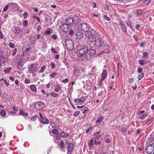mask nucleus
<instances>
[{"label":"nucleus","instance_id":"nucleus-21","mask_svg":"<svg viewBox=\"0 0 154 154\" xmlns=\"http://www.w3.org/2000/svg\"><path fill=\"white\" fill-rule=\"evenodd\" d=\"M82 98H84V97H82L80 99H75L74 100V101L76 103H82L84 101V100L82 99Z\"/></svg>","mask_w":154,"mask_h":154},{"label":"nucleus","instance_id":"nucleus-18","mask_svg":"<svg viewBox=\"0 0 154 154\" xmlns=\"http://www.w3.org/2000/svg\"><path fill=\"white\" fill-rule=\"evenodd\" d=\"M76 38L78 39H80L83 36V33L81 32H78L76 34Z\"/></svg>","mask_w":154,"mask_h":154},{"label":"nucleus","instance_id":"nucleus-4","mask_svg":"<svg viewBox=\"0 0 154 154\" xmlns=\"http://www.w3.org/2000/svg\"><path fill=\"white\" fill-rule=\"evenodd\" d=\"M94 42V45L96 47H100L103 45L104 42L101 38H96L93 40Z\"/></svg>","mask_w":154,"mask_h":154},{"label":"nucleus","instance_id":"nucleus-49","mask_svg":"<svg viewBox=\"0 0 154 154\" xmlns=\"http://www.w3.org/2000/svg\"><path fill=\"white\" fill-rule=\"evenodd\" d=\"M28 21L27 20H25L23 22V25L25 26H26L27 25Z\"/></svg>","mask_w":154,"mask_h":154},{"label":"nucleus","instance_id":"nucleus-11","mask_svg":"<svg viewBox=\"0 0 154 154\" xmlns=\"http://www.w3.org/2000/svg\"><path fill=\"white\" fill-rule=\"evenodd\" d=\"M74 20V18H67L66 20V24H68L70 26H71V25H72L73 23L75 24L76 23Z\"/></svg>","mask_w":154,"mask_h":154},{"label":"nucleus","instance_id":"nucleus-56","mask_svg":"<svg viewBox=\"0 0 154 154\" xmlns=\"http://www.w3.org/2000/svg\"><path fill=\"white\" fill-rule=\"evenodd\" d=\"M142 69L141 67H138L137 70V72L138 73H140L142 72Z\"/></svg>","mask_w":154,"mask_h":154},{"label":"nucleus","instance_id":"nucleus-1","mask_svg":"<svg viewBox=\"0 0 154 154\" xmlns=\"http://www.w3.org/2000/svg\"><path fill=\"white\" fill-rule=\"evenodd\" d=\"M65 43L66 47L69 51H72L73 49L74 44L72 40L67 38L65 40Z\"/></svg>","mask_w":154,"mask_h":154},{"label":"nucleus","instance_id":"nucleus-39","mask_svg":"<svg viewBox=\"0 0 154 154\" xmlns=\"http://www.w3.org/2000/svg\"><path fill=\"white\" fill-rule=\"evenodd\" d=\"M11 69V67H9L6 69L4 70V72L5 73H7L9 72Z\"/></svg>","mask_w":154,"mask_h":154},{"label":"nucleus","instance_id":"nucleus-5","mask_svg":"<svg viewBox=\"0 0 154 154\" xmlns=\"http://www.w3.org/2000/svg\"><path fill=\"white\" fill-rule=\"evenodd\" d=\"M60 28L64 32H66L70 30L71 29V26L68 24L64 23L60 26Z\"/></svg>","mask_w":154,"mask_h":154},{"label":"nucleus","instance_id":"nucleus-13","mask_svg":"<svg viewBox=\"0 0 154 154\" xmlns=\"http://www.w3.org/2000/svg\"><path fill=\"white\" fill-rule=\"evenodd\" d=\"M31 48V46L29 45H28L26 46L23 49V54H26L28 52L30 48Z\"/></svg>","mask_w":154,"mask_h":154},{"label":"nucleus","instance_id":"nucleus-43","mask_svg":"<svg viewBox=\"0 0 154 154\" xmlns=\"http://www.w3.org/2000/svg\"><path fill=\"white\" fill-rule=\"evenodd\" d=\"M9 6V5H8V4L7 5H6V6H5L4 8L3 9V11H7V10L8 9V7Z\"/></svg>","mask_w":154,"mask_h":154},{"label":"nucleus","instance_id":"nucleus-46","mask_svg":"<svg viewBox=\"0 0 154 154\" xmlns=\"http://www.w3.org/2000/svg\"><path fill=\"white\" fill-rule=\"evenodd\" d=\"M17 49L16 48L14 49L13 51V53L12 54V56H15L17 53Z\"/></svg>","mask_w":154,"mask_h":154},{"label":"nucleus","instance_id":"nucleus-48","mask_svg":"<svg viewBox=\"0 0 154 154\" xmlns=\"http://www.w3.org/2000/svg\"><path fill=\"white\" fill-rule=\"evenodd\" d=\"M9 45L10 47L11 48H14L15 47L14 44L12 42H10Z\"/></svg>","mask_w":154,"mask_h":154},{"label":"nucleus","instance_id":"nucleus-3","mask_svg":"<svg viewBox=\"0 0 154 154\" xmlns=\"http://www.w3.org/2000/svg\"><path fill=\"white\" fill-rule=\"evenodd\" d=\"M79 29H80L81 31H85L86 33L89 31L90 29L88 25L86 23L81 24L79 25Z\"/></svg>","mask_w":154,"mask_h":154},{"label":"nucleus","instance_id":"nucleus-28","mask_svg":"<svg viewBox=\"0 0 154 154\" xmlns=\"http://www.w3.org/2000/svg\"><path fill=\"white\" fill-rule=\"evenodd\" d=\"M61 90V88L59 85H57L55 88L54 91L56 92H57Z\"/></svg>","mask_w":154,"mask_h":154},{"label":"nucleus","instance_id":"nucleus-32","mask_svg":"<svg viewBox=\"0 0 154 154\" xmlns=\"http://www.w3.org/2000/svg\"><path fill=\"white\" fill-rule=\"evenodd\" d=\"M0 114L2 116L4 117L6 116V112L5 110H1Z\"/></svg>","mask_w":154,"mask_h":154},{"label":"nucleus","instance_id":"nucleus-14","mask_svg":"<svg viewBox=\"0 0 154 154\" xmlns=\"http://www.w3.org/2000/svg\"><path fill=\"white\" fill-rule=\"evenodd\" d=\"M87 54H88L90 56H93L96 53L95 50L93 49H89V50H88Z\"/></svg>","mask_w":154,"mask_h":154},{"label":"nucleus","instance_id":"nucleus-30","mask_svg":"<svg viewBox=\"0 0 154 154\" xmlns=\"http://www.w3.org/2000/svg\"><path fill=\"white\" fill-rule=\"evenodd\" d=\"M127 25L130 27V28L131 29H133V27L132 26V23L130 21L128 20L127 22L126 23Z\"/></svg>","mask_w":154,"mask_h":154},{"label":"nucleus","instance_id":"nucleus-59","mask_svg":"<svg viewBox=\"0 0 154 154\" xmlns=\"http://www.w3.org/2000/svg\"><path fill=\"white\" fill-rule=\"evenodd\" d=\"M137 14L138 15H140L142 14V11L141 10H138L137 11Z\"/></svg>","mask_w":154,"mask_h":154},{"label":"nucleus","instance_id":"nucleus-57","mask_svg":"<svg viewBox=\"0 0 154 154\" xmlns=\"http://www.w3.org/2000/svg\"><path fill=\"white\" fill-rule=\"evenodd\" d=\"M88 108L87 107H85V108L83 109L82 110V113L83 114H84L85 113L86 111L88 109Z\"/></svg>","mask_w":154,"mask_h":154},{"label":"nucleus","instance_id":"nucleus-64","mask_svg":"<svg viewBox=\"0 0 154 154\" xmlns=\"http://www.w3.org/2000/svg\"><path fill=\"white\" fill-rule=\"evenodd\" d=\"M74 33V31L73 30H71L69 32V35H72Z\"/></svg>","mask_w":154,"mask_h":154},{"label":"nucleus","instance_id":"nucleus-24","mask_svg":"<svg viewBox=\"0 0 154 154\" xmlns=\"http://www.w3.org/2000/svg\"><path fill=\"white\" fill-rule=\"evenodd\" d=\"M22 60L21 59L18 60L17 65V66L18 68H20L23 66L22 64L21 63Z\"/></svg>","mask_w":154,"mask_h":154},{"label":"nucleus","instance_id":"nucleus-22","mask_svg":"<svg viewBox=\"0 0 154 154\" xmlns=\"http://www.w3.org/2000/svg\"><path fill=\"white\" fill-rule=\"evenodd\" d=\"M29 40L31 44H32L35 41V38L34 36H32L29 37Z\"/></svg>","mask_w":154,"mask_h":154},{"label":"nucleus","instance_id":"nucleus-54","mask_svg":"<svg viewBox=\"0 0 154 154\" xmlns=\"http://www.w3.org/2000/svg\"><path fill=\"white\" fill-rule=\"evenodd\" d=\"M51 68L52 69H54L55 67V63H51Z\"/></svg>","mask_w":154,"mask_h":154},{"label":"nucleus","instance_id":"nucleus-33","mask_svg":"<svg viewBox=\"0 0 154 154\" xmlns=\"http://www.w3.org/2000/svg\"><path fill=\"white\" fill-rule=\"evenodd\" d=\"M147 116V115L146 114H143L140 116H139L138 117L140 118V119H143Z\"/></svg>","mask_w":154,"mask_h":154},{"label":"nucleus","instance_id":"nucleus-27","mask_svg":"<svg viewBox=\"0 0 154 154\" xmlns=\"http://www.w3.org/2000/svg\"><path fill=\"white\" fill-rule=\"evenodd\" d=\"M139 64L141 66H144L146 63L144 60L141 59L138 60Z\"/></svg>","mask_w":154,"mask_h":154},{"label":"nucleus","instance_id":"nucleus-16","mask_svg":"<svg viewBox=\"0 0 154 154\" xmlns=\"http://www.w3.org/2000/svg\"><path fill=\"white\" fill-rule=\"evenodd\" d=\"M120 25L121 27L122 31L124 32H127V29L126 27L124 24L121 21L119 22Z\"/></svg>","mask_w":154,"mask_h":154},{"label":"nucleus","instance_id":"nucleus-7","mask_svg":"<svg viewBox=\"0 0 154 154\" xmlns=\"http://www.w3.org/2000/svg\"><path fill=\"white\" fill-rule=\"evenodd\" d=\"M78 59L79 60L83 61L88 60L87 53L81 54L77 55Z\"/></svg>","mask_w":154,"mask_h":154},{"label":"nucleus","instance_id":"nucleus-55","mask_svg":"<svg viewBox=\"0 0 154 154\" xmlns=\"http://www.w3.org/2000/svg\"><path fill=\"white\" fill-rule=\"evenodd\" d=\"M23 15L24 16V18L25 19L27 17L28 15V13L27 12H25L23 13Z\"/></svg>","mask_w":154,"mask_h":154},{"label":"nucleus","instance_id":"nucleus-23","mask_svg":"<svg viewBox=\"0 0 154 154\" xmlns=\"http://www.w3.org/2000/svg\"><path fill=\"white\" fill-rule=\"evenodd\" d=\"M52 32L53 31L51 30V29L48 28L47 29L46 31L45 32V33L46 35H49L51 34L52 33Z\"/></svg>","mask_w":154,"mask_h":154},{"label":"nucleus","instance_id":"nucleus-10","mask_svg":"<svg viewBox=\"0 0 154 154\" xmlns=\"http://www.w3.org/2000/svg\"><path fill=\"white\" fill-rule=\"evenodd\" d=\"M88 50V48L87 47H83L77 52L76 54L77 55H79L87 53L86 52H87Z\"/></svg>","mask_w":154,"mask_h":154},{"label":"nucleus","instance_id":"nucleus-52","mask_svg":"<svg viewBox=\"0 0 154 154\" xmlns=\"http://www.w3.org/2000/svg\"><path fill=\"white\" fill-rule=\"evenodd\" d=\"M148 141L149 143L150 142L153 144L154 143V140H153V139L152 138L149 139L148 140Z\"/></svg>","mask_w":154,"mask_h":154},{"label":"nucleus","instance_id":"nucleus-61","mask_svg":"<svg viewBox=\"0 0 154 154\" xmlns=\"http://www.w3.org/2000/svg\"><path fill=\"white\" fill-rule=\"evenodd\" d=\"M92 128L91 126L90 127L88 128H87L86 131V133H88L90 129H92Z\"/></svg>","mask_w":154,"mask_h":154},{"label":"nucleus","instance_id":"nucleus-6","mask_svg":"<svg viewBox=\"0 0 154 154\" xmlns=\"http://www.w3.org/2000/svg\"><path fill=\"white\" fill-rule=\"evenodd\" d=\"M38 65V63H36L35 65L34 63H33L29 65L28 67L29 72L32 73L34 72H37V69H36V65L37 66Z\"/></svg>","mask_w":154,"mask_h":154},{"label":"nucleus","instance_id":"nucleus-40","mask_svg":"<svg viewBox=\"0 0 154 154\" xmlns=\"http://www.w3.org/2000/svg\"><path fill=\"white\" fill-rule=\"evenodd\" d=\"M31 89L33 91H36V87L34 85H32L30 86Z\"/></svg>","mask_w":154,"mask_h":154},{"label":"nucleus","instance_id":"nucleus-19","mask_svg":"<svg viewBox=\"0 0 154 154\" xmlns=\"http://www.w3.org/2000/svg\"><path fill=\"white\" fill-rule=\"evenodd\" d=\"M60 134L62 137L64 138L67 137L69 135V133H65V132L63 131L61 132L60 133Z\"/></svg>","mask_w":154,"mask_h":154},{"label":"nucleus","instance_id":"nucleus-60","mask_svg":"<svg viewBox=\"0 0 154 154\" xmlns=\"http://www.w3.org/2000/svg\"><path fill=\"white\" fill-rule=\"evenodd\" d=\"M69 81L68 79L66 78L64 79L63 80L62 82L63 83H66L67 82Z\"/></svg>","mask_w":154,"mask_h":154},{"label":"nucleus","instance_id":"nucleus-29","mask_svg":"<svg viewBox=\"0 0 154 154\" xmlns=\"http://www.w3.org/2000/svg\"><path fill=\"white\" fill-rule=\"evenodd\" d=\"M51 132L54 134L58 135L59 134V131L57 129H53L51 131Z\"/></svg>","mask_w":154,"mask_h":154},{"label":"nucleus","instance_id":"nucleus-58","mask_svg":"<svg viewBox=\"0 0 154 154\" xmlns=\"http://www.w3.org/2000/svg\"><path fill=\"white\" fill-rule=\"evenodd\" d=\"M133 38L135 41H137L138 38L137 35H134L133 36Z\"/></svg>","mask_w":154,"mask_h":154},{"label":"nucleus","instance_id":"nucleus-47","mask_svg":"<svg viewBox=\"0 0 154 154\" xmlns=\"http://www.w3.org/2000/svg\"><path fill=\"white\" fill-rule=\"evenodd\" d=\"M51 51L54 54H57L58 53V52L56 51L54 48L52 47L51 49Z\"/></svg>","mask_w":154,"mask_h":154},{"label":"nucleus","instance_id":"nucleus-38","mask_svg":"<svg viewBox=\"0 0 154 154\" xmlns=\"http://www.w3.org/2000/svg\"><path fill=\"white\" fill-rule=\"evenodd\" d=\"M144 75V73H141L138 76V79L139 80L141 79L143 77Z\"/></svg>","mask_w":154,"mask_h":154},{"label":"nucleus","instance_id":"nucleus-36","mask_svg":"<svg viewBox=\"0 0 154 154\" xmlns=\"http://www.w3.org/2000/svg\"><path fill=\"white\" fill-rule=\"evenodd\" d=\"M57 75V74L56 72H54L52 73L51 74H50L49 75L51 78H53L56 76Z\"/></svg>","mask_w":154,"mask_h":154},{"label":"nucleus","instance_id":"nucleus-15","mask_svg":"<svg viewBox=\"0 0 154 154\" xmlns=\"http://www.w3.org/2000/svg\"><path fill=\"white\" fill-rule=\"evenodd\" d=\"M107 72L106 70H104L102 72L101 74V81H103L105 79L106 77Z\"/></svg>","mask_w":154,"mask_h":154},{"label":"nucleus","instance_id":"nucleus-42","mask_svg":"<svg viewBox=\"0 0 154 154\" xmlns=\"http://www.w3.org/2000/svg\"><path fill=\"white\" fill-rule=\"evenodd\" d=\"M63 63L67 67L69 66V63L66 60V59H65L64 60H63Z\"/></svg>","mask_w":154,"mask_h":154},{"label":"nucleus","instance_id":"nucleus-62","mask_svg":"<svg viewBox=\"0 0 154 154\" xmlns=\"http://www.w3.org/2000/svg\"><path fill=\"white\" fill-rule=\"evenodd\" d=\"M4 82L5 83L6 85L7 86H8L9 85V83L5 79H4Z\"/></svg>","mask_w":154,"mask_h":154},{"label":"nucleus","instance_id":"nucleus-25","mask_svg":"<svg viewBox=\"0 0 154 154\" xmlns=\"http://www.w3.org/2000/svg\"><path fill=\"white\" fill-rule=\"evenodd\" d=\"M103 120V116L100 117L96 121V123L97 124L99 125L100 124L101 122Z\"/></svg>","mask_w":154,"mask_h":154},{"label":"nucleus","instance_id":"nucleus-63","mask_svg":"<svg viewBox=\"0 0 154 154\" xmlns=\"http://www.w3.org/2000/svg\"><path fill=\"white\" fill-rule=\"evenodd\" d=\"M36 117V116H34L31 118V120L32 121H35V120Z\"/></svg>","mask_w":154,"mask_h":154},{"label":"nucleus","instance_id":"nucleus-31","mask_svg":"<svg viewBox=\"0 0 154 154\" xmlns=\"http://www.w3.org/2000/svg\"><path fill=\"white\" fill-rule=\"evenodd\" d=\"M8 5L9 6L12 7H17L18 6V5L17 3H9L8 4Z\"/></svg>","mask_w":154,"mask_h":154},{"label":"nucleus","instance_id":"nucleus-41","mask_svg":"<svg viewBox=\"0 0 154 154\" xmlns=\"http://www.w3.org/2000/svg\"><path fill=\"white\" fill-rule=\"evenodd\" d=\"M0 59H1L2 62H6V60H5L4 56H3L2 55L1 57H0Z\"/></svg>","mask_w":154,"mask_h":154},{"label":"nucleus","instance_id":"nucleus-44","mask_svg":"<svg viewBox=\"0 0 154 154\" xmlns=\"http://www.w3.org/2000/svg\"><path fill=\"white\" fill-rule=\"evenodd\" d=\"M152 121V119H149L146 122V124L147 125H149L150 124Z\"/></svg>","mask_w":154,"mask_h":154},{"label":"nucleus","instance_id":"nucleus-53","mask_svg":"<svg viewBox=\"0 0 154 154\" xmlns=\"http://www.w3.org/2000/svg\"><path fill=\"white\" fill-rule=\"evenodd\" d=\"M17 7V9L18 11H19L20 12H22L23 11V9L21 7H19L18 5V6Z\"/></svg>","mask_w":154,"mask_h":154},{"label":"nucleus","instance_id":"nucleus-26","mask_svg":"<svg viewBox=\"0 0 154 154\" xmlns=\"http://www.w3.org/2000/svg\"><path fill=\"white\" fill-rule=\"evenodd\" d=\"M42 122L45 124H47L49 123V121L47 118H44L42 119Z\"/></svg>","mask_w":154,"mask_h":154},{"label":"nucleus","instance_id":"nucleus-12","mask_svg":"<svg viewBox=\"0 0 154 154\" xmlns=\"http://www.w3.org/2000/svg\"><path fill=\"white\" fill-rule=\"evenodd\" d=\"M13 30L15 34L20 33L21 31V29L18 26H14Z\"/></svg>","mask_w":154,"mask_h":154},{"label":"nucleus","instance_id":"nucleus-9","mask_svg":"<svg viewBox=\"0 0 154 154\" xmlns=\"http://www.w3.org/2000/svg\"><path fill=\"white\" fill-rule=\"evenodd\" d=\"M44 103L42 101H38L36 103L35 107L38 110L42 109L44 106Z\"/></svg>","mask_w":154,"mask_h":154},{"label":"nucleus","instance_id":"nucleus-2","mask_svg":"<svg viewBox=\"0 0 154 154\" xmlns=\"http://www.w3.org/2000/svg\"><path fill=\"white\" fill-rule=\"evenodd\" d=\"M96 34V32L95 31L92 29L89 31H88L85 33L86 36L90 40V41H91V40H94V39L96 38L95 36Z\"/></svg>","mask_w":154,"mask_h":154},{"label":"nucleus","instance_id":"nucleus-8","mask_svg":"<svg viewBox=\"0 0 154 154\" xmlns=\"http://www.w3.org/2000/svg\"><path fill=\"white\" fill-rule=\"evenodd\" d=\"M154 151V146L152 144H150L146 147V152L148 154H151Z\"/></svg>","mask_w":154,"mask_h":154},{"label":"nucleus","instance_id":"nucleus-17","mask_svg":"<svg viewBox=\"0 0 154 154\" xmlns=\"http://www.w3.org/2000/svg\"><path fill=\"white\" fill-rule=\"evenodd\" d=\"M59 147L61 149H62L63 151L64 152L65 151V146L63 140H61L60 142Z\"/></svg>","mask_w":154,"mask_h":154},{"label":"nucleus","instance_id":"nucleus-20","mask_svg":"<svg viewBox=\"0 0 154 154\" xmlns=\"http://www.w3.org/2000/svg\"><path fill=\"white\" fill-rule=\"evenodd\" d=\"M74 146V145L73 143H70V144H69V145H68V152H71L73 150Z\"/></svg>","mask_w":154,"mask_h":154},{"label":"nucleus","instance_id":"nucleus-34","mask_svg":"<svg viewBox=\"0 0 154 154\" xmlns=\"http://www.w3.org/2000/svg\"><path fill=\"white\" fill-rule=\"evenodd\" d=\"M46 68V66H42L41 67L40 70L39 71V72L40 73L43 72L45 70Z\"/></svg>","mask_w":154,"mask_h":154},{"label":"nucleus","instance_id":"nucleus-51","mask_svg":"<svg viewBox=\"0 0 154 154\" xmlns=\"http://www.w3.org/2000/svg\"><path fill=\"white\" fill-rule=\"evenodd\" d=\"M80 113V112L79 111H78L75 112L74 114V116L75 117H77L78 116Z\"/></svg>","mask_w":154,"mask_h":154},{"label":"nucleus","instance_id":"nucleus-37","mask_svg":"<svg viewBox=\"0 0 154 154\" xmlns=\"http://www.w3.org/2000/svg\"><path fill=\"white\" fill-rule=\"evenodd\" d=\"M88 145L90 147H92L93 146V140L92 139H91L89 142Z\"/></svg>","mask_w":154,"mask_h":154},{"label":"nucleus","instance_id":"nucleus-35","mask_svg":"<svg viewBox=\"0 0 154 154\" xmlns=\"http://www.w3.org/2000/svg\"><path fill=\"white\" fill-rule=\"evenodd\" d=\"M49 94L51 97H56L58 96L57 94L55 93H50Z\"/></svg>","mask_w":154,"mask_h":154},{"label":"nucleus","instance_id":"nucleus-50","mask_svg":"<svg viewBox=\"0 0 154 154\" xmlns=\"http://www.w3.org/2000/svg\"><path fill=\"white\" fill-rule=\"evenodd\" d=\"M103 18L104 19L107 21H109L110 20V18L106 15H104Z\"/></svg>","mask_w":154,"mask_h":154},{"label":"nucleus","instance_id":"nucleus-45","mask_svg":"<svg viewBox=\"0 0 154 154\" xmlns=\"http://www.w3.org/2000/svg\"><path fill=\"white\" fill-rule=\"evenodd\" d=\"M150 0H144L143 1V4L145 5H147L150 2Z\"/></svg>","mask_w":154,"mask_h":154}]
</instances>
